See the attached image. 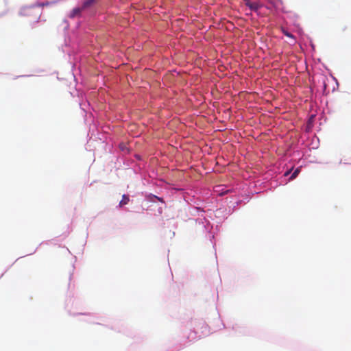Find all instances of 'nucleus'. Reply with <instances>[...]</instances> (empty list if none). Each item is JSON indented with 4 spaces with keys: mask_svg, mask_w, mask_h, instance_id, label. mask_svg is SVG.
Returning a JSON list of instances; mask_svg holds the SVG:
<instances>
[{
    "mask_svg": "<svg viewBox=\"0 0 351 351\" xmlns=\"http://www.w3.org/2000/svg\"><path fill=\"white\" fill-rule=\"evenodd\" d=\"M245 4L251 10L254 12H257L258 9L262 7V5L258 2H251L250 0H245Z\"/></svg>",
    "mask_w": 351,
    "mask_h": 351,
    "instance_id": "obj_1",
    "label": "nucleus"
},
{
    "mask_svg": "<svg viewBox=\"0 0 351 351\" xmlns=\"http://www.w3.org/2000/svg\"><path fill=\"white\" fill-rule=\"evenodd\" d=\"M269 3L276 9H281L283 2L282 0H269Z\"/></svg>",
    "mask_w": 351,
    "mask_h": 351,
    "instance_id": "obj_2",
    "label": "nucleus"
},
{
    "mask_svg": "<svg viewBox=\"0 0 351 351\" xmlns=\"http://www.w3.org/2000/svg\"><path fill=\"white\" fill-rule=\"evenodd\" d=\"M130 201L129 197L126 195H123L122 196V199L119 202V206L122 207L124 205H126Z\"/></svg>",
    "mask_w": 351,
    "mask_h": 351,
    "instance_id": "obj_3",
    "label": "nucleus"
},
{
    "mask_svg": "<svg viewBox=\"0 0 351 351\" xmlns=\"http://www.w3.org/2000/svg\"><path fill=\"white\" fill-rule=\"evenodd\" d=\"M82 10L83 9L79 8H74L70 14V17L73 18L75 16L80 15Z\"/></svg>",
    "mask_w": 351,
    "mask_h": 351,
    "instance_id": "obj_4",
    "label": "nucleus"
},
{
    "mask_svg": "<svg viewBox=\"0 0 351 351\" xmlns=\"http://www.w3.org/2000/svg\"><path fill=\"white\" fill-rule=\"evenodd\" d=\"M94 2V0H86L82 4V9L84 10L90 7Z\"/></svg>",
    "mask_w": 351,
    "mask_h": 351,
    "instance_id": "obj_5",
    "label": "nucleus"
},
{
    "mask_svg": "<svg viewBox=\"0 0 351 351\" xmlns=\"http://www.w3.org/2000/svg\"><path fill=\"white\" fill-rule=\"evenodd\" d=\"M282 32L283 33V34L289 38H294V36L292 34L289 33L287 30H286L285 29L282 28Z\"/></svg>",
    "mask_w": 351,
    "mask_h": 351,
    "instance_id": "obj_6",
    "label": "nucleus"
},
{
    "mask_svg": "<svg viewBox=\"0 0 351 351\" xmlns=\"http://www.w3.org/2000/svg\"><path fill=\"white\" fill-rule=\"evenodd\" d=\"M300 172V170L298 169H297L293 173L292 175L291 176V179H294L297 177V176L298 175Z\"/></svg>",
    "mask_w": 351,
    "mask_h": 351,
    "instance_id": "obj_7",
    "label": "nucleus"
}]
</instances>
